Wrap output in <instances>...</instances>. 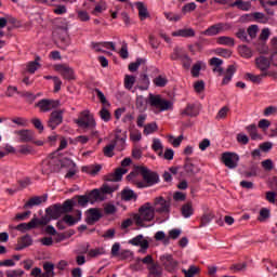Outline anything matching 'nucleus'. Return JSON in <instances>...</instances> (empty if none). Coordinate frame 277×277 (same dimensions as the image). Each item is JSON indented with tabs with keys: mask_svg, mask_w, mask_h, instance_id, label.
<instances>
[{
	"mask_svg": "<svg viewBox=\"0 0 277 277\" xmlns=\"http://www.w3.org/2000/svg\"><path fill=\"white\" fill-rule=\"evenodd\" d=\"M228 29H230V24L219 23L206 29L203 36H217V34H224V31H228Z\"/></svg>",
	"mask_w": 277,
	"mask_h": 277,
	"instance_id": "2eb2a0df",
	"label": "nucleus"
},
{
	"mask_svg": "<svg viewBox=\"0 0 277 277\" xmlns=\"http://www.w3.org/2000/svg\"><path fill=\"white\" fill-rule=\"evenodd\" d=\"M182 215L186 219L194 215V206L192 202H187L182 207Z\"/></svg>",
	"mask_w": 277,
	"mask_h": 277,
	"instance_id": "4c0bfd02",
	"label": "nucleus"
},
{
	"mask_svg": "<svg viewBox=\"0 0 277 277\" xmlns=\"http://www.w3.org/2000/svg\"><path fill=\"white\" fill-rule=\"evenodd\" d=\"M183 114L185 116H198L200 114V110L198 109V106L196 104H188L187 107L184 109Z\"/></svg>",
	"mask_w": 277,
	"mask_h": 277,
	"instance_id": "72a5a7b5",
	"label": "nucleus"
},
{
	"mask_svg": "<svg viewBox=\"0 0 277 277\" xmlns=\"http://www.w3.org/2000/svg\"><path fill=\"white\" fill-rule=\"evenodd\" d=\"M151 205L155 213H170V201L166 200L163 197H156Z\"/></svg>",
	"mask_w": 277,
	"mask_h": 277,
	"instance_id": "4468645a",
	"label": "nucleus"
},
{
	"mask_svg": "<svg viewBox=\"0 0 277 277\" xmlns=\"http://www.w3.org/2000/svg\"><path fill=\"white\" fill-rule=\"evenodd\" d=\"M157 129H159V127L157 126L156 122H151V123H147L144 127V135H153V133H156Z\"/></svg>",
	"mask_w": 277,
	"mask_h": 277,
	"instance_id": "a19ab883",
	"label": "nucleus"
},
{
	"mask_svg": "<svg viewBox=\"0 0 277 277\" xmlns=\"http://www.w3.org/2000/svg\"><path fill=\"white\" fill-rule=\"evenodd\" d=\"M132 220L136 226L144 228L145 222H153L155 220V208L150 202H145L138 208V212L132 214Z\"/></svg>",
	"mask_w": 277,
	"mask_h": 277,
	"instance_id": "f03ea898",
	"label": "nucleus"
},
{
	"mask_svg": "<svg viewBox=\"0 0 277 277\" xmlns=\"http://www.w3.org/2000/svg\"><path fill=\"white\" fill-rule=\"evenodd\" d=\"M54 70L63 77V79H66L67 81H72L75 79V69L72 67L66 65V64H57L54 66Z\"/></svg>",
	"mask_w": 277,
	"mask_h": 277,
	"instance_id": "f8f14e48",
	"label": "nucleus"
},
{
	"mask_svg": "<svg viewBox=\"0 0 277 277\" xmlns=\"http://www.w3.org/2000/svg\"><path fill=\"white\" fill-rule=\"evenodd\" d=\"M110 181V180H109ZM118 189V185L114 184V181L105 183L100 189H93L88 196L91 202L96 200H105L104 194H114Z\"/></svg>",
	"mask_w": 277,
	"mask_h": 277,
	"instance_id": "39448f33",
	"label": "nucleus"
},
{
	"mask_svg": "<svg viewBox=\"0 0 277 277\" xmlns=\"http://www.w3.org/2000/svg\"><path fill=\"white\" fill-rule=\"evenodd\" d=\"M246 131L249 133L251 140H262L261 134H259V131L256 129V124L247 126Z\"/></svg>",
	"mask_w": 277,
	"mask_h": 277,
	"instance_id": "7c9ffc66",
	"label": "nucleus"
},
{
	"mask_svg": "<svg viewBox=\"0 0 277 277\" xmlns=\"http://www.w3.org/2000/svg\"><path fill=\"white\" fill-rule=\"evenodd\" d=\"M197 5L195 2H189L186 3L183 8H182V13L183 14H189V12H194L196 10Z\"/></svg>",
	"mask_w": 277,
	"mask_h": 277,
	"instance_id": "bf43d9fd",
	"label": "nucleus"
},
{
	"mask_svg": "<svg viewBox=\"0 0 277 277\" xmlns=\"http://www.w3.org/2000/svg\"><path fill=\"white\" fill-rule=\"evenodd\" d=\"M213 217H215V215H213V213H211V212L205 213L201 216V226H207V224H209L213 220Z\"/></svg>",
	"mask_w": 277,
	"mask_h": 277,
	"instance_id": "4d7b16f0",
	"label": "nucleus"
},
{
	"mask_svg": "<svg viewBox=\"0 0 277 277\" xmlns=\"http://www.w3.org/2000/svg\"><path fill=\"white\" fill-rule=\"evenodd\" d=\"M148 275L147 277H163V268L159 264H153L147 266Z\"/></svg>",
	"mask_w": 277,
	"mask_h": 277,
	"instance_id": "5701e85b",
	"label": "nucleus"
},
{
	"mask_svg": "<svg viewBox=\"0 0 277 277\" xmlns=\"http://www.w3.org/2000/svg\"><path fill=\"white\" fill-rule=\"evenodd\" d=\"M166 19L170 21L171 23H179V21H181V18H183L182 14H177V13H164Z\"/></svg>",
	"mask_w": 277,
	"mask_h": 277,
	"instance_id": "de8ad7c7",
	"label": "nucleus"
},
{
	"mask_svg": "<svg viewBox=\"0 0 277 277\" xmlns=\"http://www.w3.org/2000/svg\"><path fill=\"white\" fill-rule=\"evenodd\" d=\"M151 148H153V150H155V153H158V150L162 151L163 150V144L161 143V140L153 138Z\"/></svg>",
	"mask_w": 277,
	"mask_h": 277,
	"instance_id": "680f3d73",
	"label": "nucleus"
},
{
	"mask_svg": "<svg viewBox=\"0 0 277 277\" xmlns=\"http://www.w3.org/2000/svg\"><path fill=\"white\" fill-rule=\"evenodd\" d=\"M120 133H122V130H116L115 141L104 147L105 157H114V150L116 149V144H118V142L121 144L127 143V132H123L122 134Z\"/></svg>",
	"mask_w": 277,
	"mask_h": 277,
	"instance_id": "0eeeda50",
	"label": "nucleus"
},
{
	"mask_svg": "<svg viewBox=\"0 0 277 277\" xmlns=\"http://www.w3.org/2000/svg\"><path fill=\"white\" fill-rule=\"evenodd\" d=\"M185 50L181 48H175L173 53L171 54V60L176 61V60H182L185 57Z\"/></svg>",
	"mask_w": 277,
	"mask_h": 277,
	"instance_id": "49530a36",
	"label": "nucleus"
},
{
	"mask_svg": "<svg viewBox=\"0 0 277 277\" xmlns=\"http://www.w3.org/2000/svg\"><path fill=\"white\" fill-rule=\"evenodd\" d=\"M101 170H103V167L101 164H95V166L88 167L87 172L91 176H96V174H98Z\"/></svg>",
	"mask_w": 277,
	"mask_h": 277,
	"instance_id": "603ef678",
	"label": "nucleus"
},
{
	"mask_svg": "<svg viewBox=\"0 0 277 277\" xmlns=\"http://www.w3.org/2000/svg\"><path fill=\"white\" fill-rule=\"evenodd\" d=\"M147 103L148 102H146V98H144V96L142 95L136 96L135 105H136V109H138L140 111H146Z\"/></svg>",
	"mask_w": 277,
	"mask_h": 277,
	"instance_id": "ea45409f",
	"label": "nucleus"
},
{
	"mask_svg": "<svg viewBox=\"0 0 277 277\" xmlns=\"http://www.w3.org/2000/svg\"><path fill=\"white\" fill-rule=\"evenodd\" d=\"M147 103L155 114L168 111L174 106L172 101L166 100L161 95H155L153 93H149Z\"/></svg>",
	"mask_w": 277,
	"mask_h": 277,
	"instance_id": "7ed1b4c3",
	"label": "nucleus"
},
{
	"mask_svg": "<svg viewBox=\"0 0 277 277\" xmlns=\"http://www.w3.org/2000/svg\"><path fill=\"white\" fill-rule=\"evenodd\" d=\"M18 153H21V155H31L34 153V148L29 145H22L18 148Z\"/></svg>",
	"mask_w": 277,
	"mask_h": 277,
	"instance_id": "0e129e2a",
	"label": "nucleus"
},
{
	"mask_svg": "<svg viewBox=\"0 0 277 277\" xmlns=\"http://www.w3.org/2000/svg\"><path fill=\"white\" fill-rule=\"evenodd\" d=\"M63 222H65V224H68V226H75V224H77L78 222H81V211L77 212V217L70 214H66L63 217Z\"/></svg>",
	"mask_w": 277,
	"mask_h": 277,
	"instance_id": "cd10ccee",
	"label": "nucleus"
},
{
	"mask_svg": "<svg viewBox=\"0 0 277 277\" xmlns=\"http://www.w3.org/2000/svg\"><path fill=\"white\" fill-rule=\"evenodd\" d=\"M123 85L126 90H133V85H135V76L126 75L123 79Z\"/></svg>",
	"mask_w": 277,
	"mask_h": 277,
	"instance_id": "58836bf2",
	"label": "nucleus"
},
{
	"mask_svg": "<svg viewBox=\"0 0 277 277\" xmlns=\"http://www.w3.org/2000/svg\"><path fill=\"white\" fill-rule=\"evenodd\" d=\"M91 49L95 51L96 53H107L106 50L116 51V43L111 41H104V42H92Z\"/></svg>",
	"mask_w": 277,
	"mask_h": 277,
	"instance_id": "f3484780",
	"label": "nucleus"
},
{
	"mask_svg": "<svg viewBox=\"0 0 277 277\" xmlns=\"http://www.w3.org/2000/svg\"><path fill=\"white\" fill-rule=\"evenodd\" d=\"M224 64V61H222V58L219 57H212L210 60V66H212V70L213 72L219 74V77H222V75H224V68H222V65Z\"/></svg>",
	"mask_w": 277,
	"mask_h": 277,
	"instance_id": "6ab92c4d",
	"label": "nucleus"
},
{
	"mask_svg": "<svg viewBox=\"0 0 277 277\" xmlns=\"http://www.w3.org/2000/svg\"><path fill=\"white\" fill-rule=\"evenodd\" d=\"M216 44L222 47H235V39L228 36H221L216 38Z\"/></svg>",
	"mask_w": 277,
	"mask_h": 277,
	"instance_id": "bb28decb",
	"label": "nucleus"
},
{
	"mask_svg": "<svg viewBox=\"0 0 277 277\" xmlns=\"http://www.w3.org/2000/svg\"><path fill=\"white\" fill-rule=\"evenodd\" d=\"M100 118L104 122H109V120H111V113H109V110L107 108L103 107L100 110Z\"/></svg>",
	"mask_w": 277,
	"mask_h": 277,
	"instance_id": "8fccbe9b",
	"label": "nucleus"
},
{
	"mask_svg": "<svg viewBox=\"0 0 277 277\" xmlns=\"http://www.w3.org/2000/svg\"><path fill=\"white\" fill-rule=\"evenodd\" d=\"M74 122L80 129H96V119H94V115L91 114L90 109L80 111Z\"/></svg>",
	"mask_w": 277,
	"mask_h": 277,
	"instance_id": "20e7f679",
	"label": "nucleus"
},
{
	"mask_svg": "<svg viewBox=\"0 0 277 277\" xmlns=\"http://www.w3.org/2000/svg\"><path fill=\"white\" fill-rule=\"evenodd\" d=\"M247 32L250 36V38H256V35L259 34V26L258 25H251L247 29Z\"/></svg>",
	"mask_w": 277,
	"mask_h": 277,
	"instance_id": "774afa93",
	"label": "nucleus"
},
{
	"mask_svg": "<svg viewBox=\"0 0 277 277\" xmlns=\"http://www.w3.org/2000/svg\"><path fill=\"white\" fill-rule=\"evenodd\" d=\"M40 66H42L40 65V56H37L35 61H31L27 64V70L30 72V75H34V72H36Z\"/></svg>",
	"mask_w": 277,
	"mask_h": 277,
	"instance_id": "c9c22d12",
	"label": "nucleus"
},
{
	"mask_svg": "<svg viewBox=\"0 0 277 277\" xmlns=\"http://www.w3.org/2000/svg\"><path fill=\"white\" fill-rule=\"evenodd\" d=\"M98 220H101V211L98 209L92 208L87 211V224H95Z\"/></svg>",
	"mask_w": 277,
	"mask_h": 277,
	"instance_id": "a211bd4d",
	"label": "nucleus"
},
{
	"mask_svg": "<svg viewBox=\"0 0 277 277\" xmlns=\"http://www.w3.org/2000/svg\"><path fill=\"white\" fill-rule=\"evenodd\" d=\"M205 66H206V64L202 63L201 61L197 62L190 70L193 77H199L200 70H202V68H205Z\"/></svg>",
	"mask_w": 277,
	"mask_h": 277,
	"instance_id": "a18cd8bd",
	"label": "nucleus"
},
{
	"mask_svg": "<svg viewBox=\"0 0 277 277\" xmlns=\"http://www.w3.org/2000/svg\"><path fill=\"white\" fill-rule=\"evenodd\" d=\"M64 168H69V171L65 175L66 179H72L75 174H77V169H75V162L70 159H65V167Z\"/></svg>",
	"mask_w": 277,
	"mask_h": 277,
	"instance_id": "2f4dec72",
	"label": "nucleus"
},
{
	"mask_svg": "<svg viewBox=\"0 0 277 277\" xmlns=\"http://www.w3.org/2000/svg\"><path fill=\"white\" fill-rule=\"evenodd\" d=\"M43 269H44V273L43 274H47L48 277H53L55 276V265H53V263L51 262H47L43 264Z\"/></svg>",
	"mask_w": 277,
	"mask_h": 277,
	"instance_id": "c03bdc74",
	"label": "nucleus"
},
{
	"mask_svg": "<svg viewBox=\"0 0 277 277\" xmlns=\"http://www.w3.org/2000/svg\"><path fill=\"white\" fill-rule=\"evenodd\" d=\"M228 111H230V109L228 108V106H224L222 107L217 115H216V120H224V118H226V116H228Z\"/></svg>",
	"mask_w": 277,
	"mask_h": 277,
	"instance_id": "052dcab7",
	"label": "nucleus"
},
{
	"mask_svg": "<svg viewBox=\"0 0 277 277\" xmlns=\"http://www.w3.org/2000/svg\"><path fill=\"white\" fill-rule=\"evenodd\" d=\"M238 8L239 10H243V12H249L252 8L251 2H243L242 0H236L233 4L232 8Z\"/></svg>",
	"mask_w": 277,
	"mask_h": 277,
	"instance_id": "f704fd0d",
	"label": "nucleus"
},
{
	"mask_svg": "<svg viewBox=\"0 0 277 277\" xmlns=\"http://www.w3.org/2000/svg\"><path fill=\"white\" fill-rule=\"evenodd\" d=\"M30 277H49V276H47V274H44V273L42 272V268H40V267H35V268H32L31 272H30Z\"/></svg>",
	"mask_w": 277,
	"mask_h": 277,
	"instance_id": "69168bd1",
	"label": "nucleus"
},
{
	"mask_svg": "<svg viewBox=\"0 0 277 277\" xmlns=\"http://www.w3.org/2000/svg\"><path fill=\"white\" fill-rule=\"evenodd\" d=\"M182 272L185 274V277H194L200 274V267L190 265L188 269H183Z\"/></svg>",
	"mask_w": 277,
	"mask_h": 277,
	"instance_id": "79ce46f5",
	"label": "nucleus"
},
{
	"mask_svg": "<svg viewBox=\"0 0 277 277\" xmlns=\"http://www.w3.org/2000/svg\"><path fill=\"white\" fill-rule=\"evenodd\" d=\"M127 179L138 189L153 187V185H157V183H159V175L146 167H137L127 176Z\"/></svg>",
	"mask_w": 277,
	"mask_h": 277,
	"instance_id": "f257e3e1",
	"label": "nucleus"
},
{
	"mask_svg": "<svg viewBox=\"0 0 277 277\" xmlns=\"http://www.w3.org/2000/svg\"><path fill=\"white\" fill-rule=\"evenodd\" d=\"M236 140L238 144H242L243 146L250 142V137H248L245 133H238Z\"/></svg>",
	"mask_w": 277,
	"mask_h": 277,
	"instance_id": "e2e57ef3",
	"label": "nucleus"
},
{
	"mask_svg": "<svg viewBox=\"0 0 277 277\" xmlns=\"http://www.w3.org/2000/svg\"><path fill=\"white\" fill-rule=\"evenodd\" d=\"M261 166H262L263 170H266V172H272V170H274V160L266 159L261 162Z\"/></svg>",
	"mask_w": 277,
	"mask_h": 277,
	"instance_id": "5fc2aeb1",
	"label": "nucleus"
},
{
	"mask_svg": "<svg viewBox=\"0 0 277 277\" xmlns=\"http://www.w3.org/2000/svg\"><path fill=\"white\" fill-rule=\"evenodd\" d=\"M44 224H49V219H32L29 223H21L15 226V230H19L21 233H27V230H31L34 228H38V226H44Z\"/></svg>",
	"mask_w": 277,
	"mask_h": 277,
	"instance_id": "1a4fd4ad",
	"label": "nucleus"
},
{
	"mask_svg": "<svg viewBox=\"0 0 277 277\" xmlns=\"http://www.w3.org/2000/svg\"><path fill=\"white\" fill-rule=\"evenodd\" d=\"M131 158H126L121 161V168L117 169L115 173L110 176V181L114 183H118V181H122V176L129 172V166H131Z\"/></svg>",
	"mask_w": 277,
	"mask_h": 277,
	"instance_id": "9b49d317",
	"label": "nucleus"
},
{
	"mask_svg": "<svg viewBox=\"0 0 277 277\" xmlns=\"http://www.w3.org/2000/svg\"><path fill=\"white\" fill-rule=\"evenodd\" d=\"M118 211V208L114 203H106L104 207V213L106 215H115V213Z\"/></svg>",
	"mask_w": 277,
	"mask_h": 277,
	"instance_id": "864d4df0",
	"label": "nucleus"
},
{
	"mask_svg": "<svg viewBox=\"0 0 277 277\" xmlns=\"http://www.w3.org/2000/svg\"><path fill=\"white\" fill-rule=\"evenodd\" d=\"M160 263L169 274H174L179 269V261L174 260L172 254L160 255Z\"/></svg>",
	"mask_w": 277,
	"mask_h": 277,
	"instance_id": "6e6552de",
	"label": "nucleus"
},
{
	"mask_svg": "<svg viewBox=\"0 0 277 277\" xmlns=\"http://www.w3.org/2000/svg\"><path fill=\"white\" fill-rule=\"evenodd\" d=\"M105 10H107V4L103 1H101L95 5V8L93 10V14H95V15L101 14V13L105 12Z\"/></svg>",
	"mask_w": 277,
	"mask_h": 277,
	"instance_id": "13d9d810",
	"label": "nucleus"
},
{
	"mask_svg": "<svg viewBox=\"0 0 277 277\" xmlns=\"http://www.w3.org/2000/svg\"><path fill=\"white\" fill-rule=\"evenodd\" d=\"M154 84L156 85V88H166V85H168V77L157 76L154 79Z\"/></svg>",
	"mask_w": 277,
	"mask_h": 277,
	"instance_id": "37998d69",
	"label": "nucleus"
},
{
	"mask_svg": "<svg viewBox=\"0 0 277 277\" xmlns=\"http://www.w3.org/2000/svg\"><path fill=\"white\" fill-rule=\"evenodd\" d=\"M235 72H236L235 65H229L224 72V77L221 82V85H228L230 81H233V77L235 76Z\"/></svg>",
	"mask_w": 277,
	"mask_h": 277,
	"instance_id": "aec40b11",
	"label": "nucleus"
},
{
	"mask_svg": "<svg viewBox=\"0 0 277 277\" xmlns=\"http://www.w3.org/2000/svg\"><path fill=\"white\" fill-rule=\"evenodd\" d=\"M62 122H64V110H54L50 115L48 127L52 130L57 129Z\"/></svg>",
	"mask_w": 277,
	"mask_h": 277,
	"instance_id": "dca6fc26",
	"label": "nucleus"
},
{
	"mask_svg": "<svg viewBox=\"0 0 277 277\" xmlns=\"http://www.w3.org/2000/svg\"><path fill=\"white\" fill-rule=\"evenodd\" d=\"M251 16L256 21V23H262V25H267L269 23V17H267L264 13L254 12Z\"/></svg>",
	"mask_w": 277,
	"mask_h": 277,
	"instance_id": "e433bc0d",
	"label": "nucleus"
},
{
	"mask_svg": "<svg viewBox=\"0 0 277 277\" xmlns=\"http://www.w3.org/2000/svg\"><path fill=\"white\" fill-rule=\"evenodd\" d=\"M121 198L127 202H129L130 200H137V194H135V192H133L131 188H124L121 192Z\"/></svg>",
	"mask_w": 277,
	"mask_h": 277,
	"instance_id": "c85d7f7f",
	"label": "nucleus"
},
{
	"mask_svg": "<svg viewBox=\"0 0 277 277\" xmlns=\"http://www.w3.org/2000/svg\"><path fill=\"white\" fill-rule=\"evenodd\" d=\"M66 159L60 160L57 157H49L43 161V174H50V172H60L62 168L66 167Z\"/></svg>",
	"mask_w": 277,
	"mask_h": 277,
	"instance_id": "423d86ee",
	"label": "nucleus"
},
{
	"mask_svg": "<svg viewBox=\"0 0 277 277\" xmlns=\"http://www.w3.org/2000/svg\"><path fill=\"white\" fill-rule=\"evenodd\" d=\"M168 140L170 144L174 146V148H179V146H181V143L183 142V135H180L177 137H174L173 135H169Z\"/></svg>",
	"mask_w": 277,
	"mask_h": 277,
	"instance_id": "3c124183",
	"label": "nucleus"
},
{
	"mask_svg": "<svg viewBox=\"0 0 277 277\" xmlns=\"http://www.w3.org/2000/svg\"><path fill=\"white\" fill-rule=\"evenodd\" d=\"M45 201L47 198L44 197H32L24 205V209H31V207H38L39 205H42V202Z\"/></svg>",
	"mask_w": 277,
	"mask_h": 277,
	"instance_id": "a878e982",
	"label": "nucleus"
},
{
	"mask_svg": "<svg viewBox=\"0 0 277 277\" xmlns=\"http://www.w3.org/2000/svg\"><path fill=\"white\" fill-rule=\"evenodd\" d=\"M238 51L241 57H246L247 60L252 57V50H250V48H248L247 45H240L238 48Z\"/></svg>",
	"mask_w": 277,
	"mask_h": 277,
	"instance_id": "09e8293b",
	"label": "nucleus"
},
{
	"mask_svg": "<svg viewBox=\"0 0 277 277\" xmlns=\"http://www.w3.org/2000/svg\"><path fill=\"white\" fill-rule=\"evenodd\" d=\"M272 63H269V60H267L265 56H260L255 60V66L261 70V72H265L266 70H269V66Z\"/></svg>",
	"mask_w": 277,
	"mask_h": 277,
	"instance_id": "412c9836",
	"label": "nucleus"
},
{
	"mask_svg": "<svg viewBox=\"0 0 277 277\" xmlns=\"http://www.w3.org/2000/svg\"><path fill=\"white\" fill-rule=\"evenodd\" d=\"M15 133L18 135L21 142H31L34 140V131L31 130H19Z\"/></svg>",
	"mask_w": 277,
	"mask_h": 277,
	"instance_id": "393cba45",
	"label": "nucleus"
},
{
	"mask_svg": "<svg viewBox=\"0 0 277 277\" xmlns=\"http://www.w3.org/2000/svg\"><path fill=\"white\" fill-rule=\"evenodd\" d=\"M60 101L57 100H48V98H43L40 100L36 106L39 108V110L43 114H47V111H51L53 109H57V107H60Z\"/></svg>",
	"mask_w": 277,
	"mask_h": 277,
	"instance_id": "ddd939ff",
	"label": "nucleus"
},
{
	"mask_svg": "<svg viewBox=\"0 0 277 277\" xmlns=\"http://www.w3.org/2000/svg\"><path fill=\"white\" fill-rule=\"evenodd\" d=\"M173 37H181V38H194L196 36V31L194 28H184L172 32Z\"/></svg>",
	"mask_w": 277,
	"mask_h": 277,
	"instance_id": "4be33fe9",
	"label": "nucleus"
},
{
	"mask_svg": "<svg viewBox=\"0 0 277 277\" xmlns=\"http://www.w3.org/2000/svg\"><path fill=\"white\" fill-rule=\"evenodd\" d=\"M245 79H247V81H251V83L260 84V83H262V81L264 79V76H263V72L260 74V75H254L252 72H247L245 75Z\"/></svg>",
	"mask_w": 277,
	"mask_h": 277,
	"instance_id": "c756f323",
	"label": "nucleus"
},
{
	"mask_svg": "<svg viewBox=\"0 0 277 277\" xmlns=\"http://www.w3.org/2000/svg\"><path fill=\"white\" fill-rule=\"evenodd\" d=\"M138 90H148V88H150V79L148 78V75H141V78L138 79Z\"/></svg>",
	"mask_w": 277,
	"mask_h": 277,
	"instance_id": "473e14b6",
	"label": "nucleus"
},
{
	"mask_svg": "<svg viewBox=\"0 0 277 277\" xmlns=\"http://www.w3.org/2000/svg\"><path fill=\"white\" fill-rule=\"evenodd\" d=\"M130 140L131 142H141L142 141V132L140 130H133L130 132Z\"/></svg>",
	"mask_w": 277,
	"mask_h": 277,
	"instance_id": "6e6d98bb",
	"label": "nucleus"
},
{
	"mask_svg": "<svg viewBox=\"0 0 277 277\" xmlns=\"http://www.w3.org/2000/svg\"><path fill=\"white\" fill-rule=\"evenodd\" d=\"M8 277H21L25 276V271L23 269H14V271H8L6 272Z\"/></svg>",
	"mask_w": 277,
	"mask_h": 277,
	"instance_id": "338daca9",
	"label": "nucleus"
},
{
	"mask_svg": "<svg viewBox=\"0 0 277 277\" xmlns=\"http://www.w3.org/2000/svg\"><path fill=\"white\" fill-rule=\"evenodd\" d=\"M222 161L229 170H235L239 166V155L236 153L226 151L222 154Z\"/></svg>",
	"mask_w": 277,
	"mask_h": 277,
	"instance_id": "9d476101",
	"label": "nucleus"
},
{
	"mask_svg": "<svg viewBox=\"0 0 277 277\" xmlns=\"http://www.w3.org/2000/svg\"><path fill=\"white\" fill-rule=\"evenodd\" d=\"M135 8L136 10H138V16L141 21H146V18L150 16V14L148 13V8L143 2H136Z\"/></svg>",
	"mask_w": 277,
	"mask_h": 277,
	"instance_id": "b1692460",
	"label": "nucleus"
}]
</instances>
